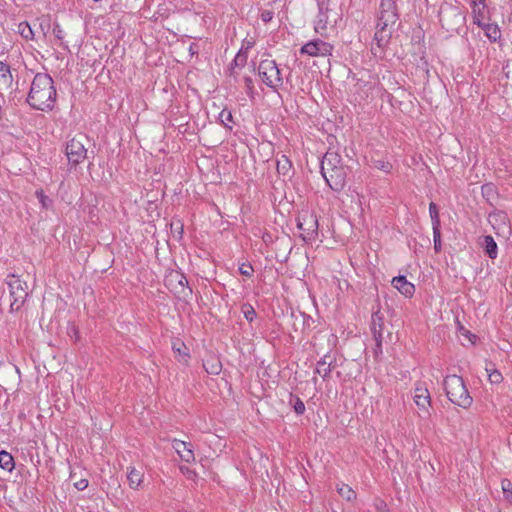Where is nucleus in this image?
Returning <instances> with one entry per match:
<instances>
[{"label":"nucleus","mask_w":512,"mask_h":512,"mask_svg":"<svg viewBox=\"0 0 512 512\" xmlns=\"http://www.w3.org/2000/svg\"><path fill=\"white\" fill-rule=\"evenodd\" d=\"M241 311L245 317V319L249 322H252L256 318V311L252 305L249 303H245L241 307Z\"/></svg>","instance_id":"obj_28"},{"label":"nucleus","mask_w":512,"mask_h":512,"mask_svg":"<svg viewBox=\"0 0 512 512\" xmlns=\"http://www.w3.org/2000/svg\"><path fill=\"white\" fill-rule=\"evenodd\" d=\"M74 486L77 490L82 491L88 487V480L87 479H80L79 481L74 483Z\"/></svg>","instance_id":"obj_40"},{"label":"nucleus","mask_w":512,"mask_h":512,"mask_svg":"<svg viewBox=\"0 0 512 512\" xmlns=\"http://www.w3.org/2000/svg\"><path fill=\"white\" fill-rule=\"evenodd\" d=\"M398 20L396 5L393 0H382L379 16L374 34L375 46L371 51L375 56H380L382 50L387 46L391 38L392 30Z\"/></svg>","instance_id":"obj_2"},{"label":"nucleus","mask_w":512,"mask_h":512,"mask_svg":"<svg viewBox=\"0 0 512 512\" xmlns=\"http://www.w3.org/2000/svg\"><path fill=\"white\" fill-rule=\"evenodd\" d=\"M254 44L255 42L252 38H245L242 41L241 48L239 49V51L248 54L249 50L254 46Z\"/></svg>","instance_id":"obj_35"},{"label":"nucleus","mask_w":512,"mask_h":512,"mask_svg":"<svg viewBox=\"0 0 512 512\" xmlns=\"http://www.w3.org/2000/svg\"><path fill=\"white\" fill-rule=\"evenodd\" d=\"M433 228V242L434 249L436 252L441 250V232L440 227H432Z\"/></svg>","instance_id":"obj_34"},{"label":"nucleus","mask_w":512,"mask_h":512,"mask_svg":"<svg viewBox=\"0 0 512 512\" xmlns=\"http://www.w3.org/2000/svg\"><path fill=\"white\" fill-rule=\"evenodd\" d=\"M429 213L432 221V227H440V218L438 214V209L435 203L431 202L429 204Z\"/></svg>","instance_id":"obj_29"},{"label":"nucleus","mask_w":512,"mask_h":512,"mask_svg":"<svg viewBox=\"0 0 512 512\" xmlns=\"http://www.w3.org/2000/svg\"><path fill=\"white\" fill-rule=\"evenodd\" d=\"M219 121L224 127L231 130L233 123V116L231 111L228 109H223L219 114Z\"/></svg>","instance_id":"obj_26"},{"label":"nucleus","mask_w":512,"mask_h":512,"mask_svg":"<svg viewBox=\"0 0 512 512\" xmlns=\"http://www.w3.org/2000/svg\"><path fill=\"white\" fill-rule=\"evenodd\" d=\"M486 372L490 383L499 384L502 382L503 376L498 370L486 368Z\"/></svg>","instance_id":"obj_31"},{"label":"nucleus","mask_w":512,"mask_h":512,"mask_svg":"<svg viewBox=\"0 0 512 512\" xmlns=\"http://www.w3.org/2000/svg\"><path fill=\"white\" fill-rule=\"evenodd\" d=\"M502 490L506 494V498H510L512 496V484L509 480H503L502 483Z\"/></svg>","instance_id":"obj_36"},{"label":"nucleus","mask_w":512,"mask_h":512,"mask_svg":"<svg viewBox=\"0 0 512 512\" xmlns=\"http://www.w3.org/2000/svg\"><path fill=\"white\" fill-rule=\"evenodd\" d=\"M326 183L334 191H340L344 188L346 182V172L344 167H338L321 172Z\"/></svg>","instance_id":"obj_12"},{"label":"nucleus","mask_w":512,"mask_h":512,"mask_svg":"<svg viewBox=\"0 0 512 512\" xmlns=\"http://www.w3.org/2000/svg\"><path fill=\"white\" fill-rule=\"evenodd\" d=\"M443 386L446 396L453 404L463 409H468L472 405L473 398L462 377L455 374L448 375L443 381Z\"/></svg>","instance_id":"obj_3"},{"label":"nucleus","mask_w":512,"mask_h":512,"mask_svg":"<svg viewBox=\"0 0 512 512\" xmlns=\"http://www.w3.org/2000/svg\"><path fill=\"white\" fill-rule=\"evenodd\" d=\"M35 195H36L37 199L39 200L42 208L48 209L51 207L52 200L47 195L44 194L43 190H37L35 192Z\"/></svg>","instance_id":"obj_32"},{"label":"nucleus","mask_w":512,"mask_h":512,"mask_svg":"<svg viewBox=\"0 0 512 512\" xmlns=\"http://www.w3.org/2000/svg\"><path fill=\"white\" fill-rule=\"evenodd\" d=\"M439 21L447 32H454L463 24L464 17L457 6L445 4L440 7Z\"/></svg>","instance_id":"obj_7"},{"label":"nucleus","mask_w":512,"mask_h":512,"mask_svg":"<svg viewBox=\"0 0 512 512\" xmlns=\"http://www.w3.org/2000/svg\"><path fill=\"white\" fill-rule=\"evenodd\" d=\"M181 470H182L183 472H185V473H186L187 475H189V476H191V475H195V473H194V472H192V471H191L190 469H188V468H185V470H184V468H181Z\"/></svg>","instance_id":"obj_44"},{"label":"nucleus","mask_w":512,"mask_h":512,"mask_svg":"<svg viewBox=\"0 0 512 512\" xmlns=\"http://www.w3.org/2000/svg\"><path fill=\"white\" fill-rule=\"evenodd\" d=\"M297 227L302 231L304 240L315 239L318 234L317 216L309 210H303L298 216Z\"/></svg>","instance_id":"obj_8"},{"label":"nucleus","mask_w":512,"mask_h":512,"mask_svg":"<svg viewBox=\"0 0 512 512\" xmlns=\"http://www.w3.org/2000/svg\"><path fill=\"white\" fill-rule=\"evenodd\" d=\"M333 51V46L321 39L309 41L300 49L301 54H306L311 57H326L330 56Z\"/></svg>","instance_id":"obj_11"},{"label":"nucleus","mask_w":512,"mask_h":512,"mask_svg":"<svg viewBox=\"0 0 512 512\" xmlns=\"http://www.w3.org/2000/svg\"><path fill=\"white\" fill-rule=\"evenodd\" d=\"M244 82H245V87L247 89V93L251 95L253 93V88H254L253 80L250 77H245Z\"/></svg>","instance_id":"obj_42"},{"label":"nucleus","mask_w":512,"mask_h":512,"mask_svg":"<svg viewBox=\"0 0 512 512\" xmlns=\"http://www.w3.org/2000/svg\"><path fill=\"white\" fill-rule=\"evenodd\" d=\"M172 446L183 461L187 463L195 461V455L189 443L175 439L173 440Z\"/></svg>","instance_id":"obj_16"},{"label":"nucleus","mask_w":512,"mask_h":512,"mask_svg":"<svg viewBox=\"0 0 512 512\" xmlns=\"http://www.w3.org/2000/svg\"><path fill=\"white\" fill-rule=\"evenodd\" d=\"M338 494L346 499L347 501H352L356 498L355 491L347 484L340 483L336 486Z\"/></svg>","instance_id":"obj_21"},{"label":"nucleus","mask_w":512,"mask_h":512,"mask_svg":"<svg viewBox=\"0 0 512 512\" xmlns=\"http://www.w3.org/2000/svg\"><path fill=\"white\" fill-rule=\"evenodd\" d=\"M204 369L209 374H219L221 371V363L216 359H207L204 364Z\"/></svg>","instance_id":"obj_24"},{"label":"nucleus","mask_w":512,"mask_h":512,"mask_svg":"<svg viewBox=\"0 0 512 512\" xmlns=\"http://www.w3.org/2000/svg\"><path fill=\"white\" fill-rule=\"evenodd\" d=\"M53 35L58 40H63V38H64V31L58 23H55L53 26Z\"/></svg>","instance_id":"obj_37"},{"label":"nucleus","mask_w":512,"mask_h":512,"mask_svg":"<svg viewBox=\"0 0 512 512\" xmlns=\"http://www.w3.org/2000/svg\"><path fill=\"white\" fill-rule=\"evenodd\" d=\"M392 285L406 297H411L415 292L414 285L411 282L407 281V279L404 276L394 277L392 280Z\"/></svg>","instance_id":"obj_17"},{"label":"nucleus","mask_w":512,"mask_h":512,"mask_svg":"<svg viewBox=\"0 0 512 512\" xmlns=\"http://www.w3.org/2000/svg\"><path fill=\"white\" fill-rule=\"evenodd\" d=\"M294 410L297 414H302L304 413L305 411V405L304 403L300 400V399H297L295 405H294Z\"/></svg>","instance_id":"obj_41"},{"label":"nucleus","mask_w":512,"mask_h":512,"mask_svg":"<svg viewBox=\"0 0 512 512\" xmlns=\"http://www.w3.org/2000/svg\"><path fill=\"white\" fill-rule=\"evenodd\" d=\"M382 170L388 172L390 170V164H384L380 167Z\"/></svg>","instance_id":"obj_45"},{"label":"nucleus","mask_w":512,"mask_h":512,"mask_svg":"<svg viewBox=\"0 0 512 512\" xmlns=\"http://www.w3.org/2000/svg\"><path fill=\"white\" fill-rule=\"evenodd\" d=\"M6 283L11 297L10 310L12 312L19 311L29 295L28 285L16 275H9Z\"/></svg>","instance_id":"obj_5"},{"label":"nucleus","mask_w":512,"mask_h":512,"mask_svg":"<svg viewBox=\"0 0 512 512\" xmlns=\"http://www.w3.org/2000/svg\"><path fill=\"white\" fill-rule=\"evenodd\" d=\"M274 17V13L270 10H263L261 12L260 18L264 23L270 22Z\"/></svg>","instance_id":"obj_39"},{"label":"nucleus","mask_w":512,"mask_h":512,"mask_svg":"<svg viewBox=\"0 0 512 512\" xmlns=\"http://www.w3.org/2000/svg\"><path fill=\"white\" fill-rule=\"evenodd\" d=\"M383 326H384V317L380 313V311H376L372 314L371 317V331L374 335L377 347H381V342L383 339Z\"/></svg>","instance_id":"obj_15"},{"label":"nucleus","mask_w":512,"mask_h":512,"mask_svg":"<svg viewBox=\"0 0 512 512\" xmlns=\"http://www.w3.org/2000/svg\"><path fill=\"white\" fill-rule=\"evenodd\" d=\"M318 6L319 13L315 20L314 30L321 36H327L328 30L334 29L341 19V14L336 10L330 9L324 2L319 3Z\"/></svg>","instance_id":"obj_4"},{"label":"nucleus","mask_w":512,"mask_h":512,"mask_svg":"<svg viewBox=\"0 0 512 512\" xmlns=\"http://www.w3.org/2000/svg\"><path fill=\"white\" fill-rule=\"evenodd\" d=\"M18 31L21 34V36L27 40L33 38V30L30 27V25L26 22L20 23L18 25Z\"/></svg>","instance_id":"obj_30"},{"label":"nucleus","mask_w":512,"mask_h":512,"mask_svg":"<svg viewBox=\"0 0 512 512\" xmlns=\"http://www.w3.org/2000/svg\"><path fill=\"white\" fill-rule=\"evenodd\" d=\"M338 167H342L340 155L336 152L328 151L321 161V172Z\"/></svg>","instance_id":"obj_18"},{"label":"nucleus","mask_w":512,"mask_h":512,"mask_svg":"<svg viewBox=\"0 0 512 512\" xmlns=\"http://www.w3.org/2000/svg\"><path fill=\"white\" fill-rule=\"evenodd\" d=\"M127 481L129 487L133 490H139L142 488L144 483V471L142 468H136L135 466L127 467Z\"/></svg>","instance_id":"obj_14"},{"label":"nucleus","mask_w":512,"mask_h":512,"mask_svg":"<svg viewBox=\"0 0 512 512\" xmlns=\"http://www.w3.org/2000/svg\"><path fill=\"white\" fill-rule=\"evenodd\" d=\"M168 281L170 282L171 286L172 282H177V285L171 288L175 294H178L179 296L182 297H187L192 293V290L187 286V279L183 274H180L178 272L172 273Z\"/></svg>","instance_id":"obj_13"},{"label":"nucleus","mask_w":512,"mask_h":512,"mask_svg":"<svg viewBox=\"0 0 512 512\" xmlns=\"http://www.w3.org/2000/svg\"><path fill=\"white\" fill-rule=\"evenodd\" d=\"M173 350L178 354L179 360L184 361V362L187 361V359H186L188 357L187 348L183 343H179V344L174 343Z\"/></svg>","instance_id":"obj_33"},{"label":"nucleus","mask_w":512,"mask_h":512,"mask_svg":"<svg viewBox=\"0 0 512 512\" xmlns=\"http://www.w3.org/2000/svg\"><path fill=\"white\" fill-rule=\"evenodd\" d=\"M276 167H277L278 173L286 175L291 169V162L285 155H282L277 160Z\"/></svg>","instance_id":"obj_25"},{"label":"nucleus","mask_w":512,"mask_h":512,"mask_svg":"<svg viewBox=\"0 0 512 512\" xmlns=\"http://www.w3.org/2000/svg\"><path fill=\"white\" fill-rule=\"evenodd\" d=\"M57 98L53 79L46 73H37L31 83L27 103L36 110L50 111Z\"/></svg>","instance_id":"obj_1"},{"label":"nucleus","mask_w":512,"mask_h":512,"mask_svg":"<svg viewBox=\"0 0 512 512\" xmlns=\"http://www.w3.org/2000/svg\"><path fill=\"white\" fill-rule=\"evenodd\" d=\"M328 356H324L321 360L317 362L315 372L321 375L323 378L327 377L331 371L330 362L327 361Z\"/></svg>","instance_id":"obj_23"},{"label":"nucleus","mask_w":512,"mask_h":512,"mask_svg":"<svg viewBox=\"0 0 512 512\" xmlns=\"http://www.w3.org/2000/svg\"><path fill=\"white\" fill-rule=\"evenodd\" d=\"M239 272L244 275V276H251L252 272H253V268L251 265L249 264H245L243 263L240 267H239Z\"/></svg>","instance_id":"obj_38"},{"label":"nucleus","mask_w":512,"mask_h":512,"mask_svg":"<svg viewBox=\"0 0 512 512\" xmlns=\"http://www.w3.org/2000/svg\"><path fill=\"white\" fill-rule=\"evenodd\" d=\"M479 26L484 30L485 35L492 41L496 42L501 37V31L496 24L492 23H479Z\"/></svg>","instance_id":"obj_20"},{"label":"nucleus","mask_w":512,"mask_h":512,"mask_svg":"<svg viewBox=\"0 0 512 512\" xmlns=\"http://www.w3.org/2000/svg\"><path fill=\"white\" fill-rule=\"evenodd\" d=\"M84 136L72 138L66 145L65 154L71 165H78L87 157V149L83 143Z\"/></svg>","instance_id":"obj_9"},{"label":"nucleus","mask_w":512,"mask_h":512,"mask_svg":"<svg viewBox=\"0 0 512 512\" xmlns=\"http://www.w3.org/2000/svg\"><path fill=\"white\" fill-rule=\"evenodd\" d=\"M258 73L269 88L277 90L283 84L280 69L273 59L262 60L258 67Z\"/></svg>","instance_id":"obj_6"},{"label":"nucleus","mask_w":512,"mask_h":512,"mask_svg":"<svg viewBox=\"0 0 512 512\" xmlns=\"http://www.w3.org/2000/svg\"><path fill=\"white\" fill-rule=\"evenodd\" d=\"M462 335L471 343L474 344L476 340V335L472 334L471 332L463 329Z\"/></svg>","instance_id":"obj_43"},{"label":"nucleus","mask_w":512,"mask_h":512,"mask_svg":"<svg viewBox=\"0 0 512 512\" xmlns=\"http://www.w3.org/2000/svg\"><path fill=\"white\" fill-rule=\"evenodd\" d=\"M482 247L486 254L491 258L495 259L498 255V247L494 238L490 235L484 236L482 241Z\"/></svg>","instance_id":"obj_19"},{"label":"nucleus","mask_w":512,"mask_h":512,"mask_svg":"<svg viewBox=\"0 0 512 512\" xmlns=\"http://www.w3.org/2000/svg\"><path fill=\"white\" fill-rule=\"evenodd\" d=\"M413 402L419 409V416L427 418L430 416L431 396L426 386L421 383L416 384L413 389Z\"/></svg>","instance_id":"obj_10"},{"label":"nucleus","mask_w":512,"mask_h":512,"mask_svg":"<svg viewBox=\"0 0 512 512\" xmlns=\"http://www.w3.org/2000/svg\"><path fill=\"white\" fill-rule=\"evenodd\" d=\"M247 59H248V54L238 51L234 60L232 61V64H231L232 68H235V67L243 68L247 63Z\"/></svg>","instance_id":"obj_27"},{"label":"nucleus","mask_w":512,"mask_h":512,"mask_svg":"<svg viewBox=\"0 0 512 512\" xmlns=\"http://www.w3.org/2000/svg\"><path fill=\"white\" fill-rule=\"evenodd\" d=\"M0 467L9 472L13 470L14 459L10 453L6 451L0 452Z\"/></svg>","instance_id":"obj_22"}]
</instances>
